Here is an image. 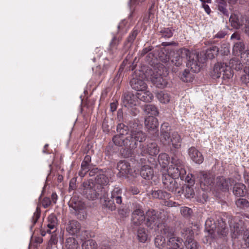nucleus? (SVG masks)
I'll return each mask as SVG.
<instances>
[{
  "label": "nucleus",
  "instance_id": "obj_1",
  "mask_svg": "<svg viewBox=\"0 0 249 249\" xmlns=\"http://www.w3.org/2000/svg\"><path fill=\"white\" fill-rule=\"evenodd\" d=\"M146 139V135L141 130H132L129 135L125 137L116 135L112 138L114 143L118 146H124L122 151L124 157H132L134 154V149L137 147V142H142Z\"/></svg>",
  "mask_w": 249,
  "mask_h": 249
},
{
  "label": "nucleus",
  "instance_id": "obj_2",
  "mask_svg": "<svg viewBox=\"0 0 249 249\" xmlns=\"http://www.w3.org/2000/svg\"><path fill=\"white\" fill-rule=\"evenodd\" d=\"M150 75L147 76L148 79L157 88L163 89L168 84L167 76L168 72L167 69L162 65H159L153 70L149 72Z\"/></svg>",
  "mask_w": 249,
  "mask_h": 249
},
{
  "label": "nucleus",
  "instance_id": "obj_3",
  "mask_svg": "<svg viewBox=\"0 0 249 249\" xmlns=\"http://www.w3.org/2000/svg\"><path fill=\"white\" fill-rule=\"evenodd\" d=\"M186 59L187 67L193 73L199 72L205 61V58L202 54L189 50Z\"/></svg>",
  "mask_w": 249,
  "mask_h": 249
},
{
  "label": "nucleus",
  "instance_id": "obj_4",
  "mask_svg": "<svg viewBox=\"0 0 249 249\" xmlns=\"http://www.w3.org/2000/svg\"><path fill=\"white\" fill-rule=\"evenodd\" d=\"M81 189L82 194L85 197L89 200H95L100 195H102L105 192V189L96 185L92 181H85L82 183Z\"/></svg>",
  "mask_w": 249,
  "mask_h": 249
},
{
  "label": "nucleus",
  "instance_id": "obj_5",
  "mask_svg": "<svg viewBox=\"0 0 249 249\" xmlns=\"http://www.w3.org/2000/svg\"><path fill=\"white\" fill-rule=\"evenodd\" d=\"M217 225L215 221L212 218H208L205 222L206 229L210 233L216 231L217 234L223 236H226L229 232L228 228L226 226L225 222L223 219L217 220Z\"/></svg>",
  "mask_w": 249,
  "mask_h": 249
},
{
  "label": "nucleus",
  "instance_id": "obj_6",
  "mask_svg": "<svg viewBox=\"0 0 249 249\" xmlns=\"http://www.w3.org/2000/svg\"><path fill=\"white\" fill-rule=\"evenodd\" d=\"M211 75L213 78L221 77L224 80H229L233 76V71L226 63H217L214 65Z\"/></svg>",
  "mask_w": 249,
  "mask_h": 249
},
{
  "label": "nucleus",
  "instance_id": "obj_7",
  "mask_svg": "<svg viewBox=\"0 0 249 249\" xmlns=\"http://www.w3.org/2000/svg\"><path fill=\"white\" fill-rule=\"evenodd\" d=\"M133 212L132 214V223L135 226L141 225L145 220V216L142 207L137 203H133Z\"/></svg>",
  "mask_w": 249,
  "mask_h": 249
},
{
  "label": "nucleus",
  "instance_id": "obj_8",
  "mask_svg": "<svg viewBox=\"0 0 249 249\" xmlns=\"http://www.w3.org/2000/svg\"><path fill=\"white\" fill-rule=\"evenodd\" d=\"M146 216L145 225L150 229L156 230L162 223L161 219L157 216L154 210L148 211Z\"/></svg>",
  "mask_w": 249,
  "mask_h": 249
},
{
  "label": "nucleus",
  "instance_id": "obj_9",
  "mask_svg": "<svg viewBox=\"0 0 249 249\" xmlns=\"http://www.w3.org/2000/svg\"><path fill=\"white\" fill-rule=\"evenodd\" d=\"M167 141H161L164 145L169 146L171 150H176L180 148L182 139L180 135L177 132H174L171 135L168 137Z\"/></svg>",
  "mask_w": 249,
  "mask_h": 249
},
{
  "label": "nucleus",
  "instance_id": "obj_10",
  "mask_svg": "<svg viewBox=\"0 0 249 249\" xmlns=\"http://www.w3.org/2000/svg\"><path fill=\"white\" fill-rule=\"evenodd\" d=\"M229 21L231 26L234 28H241L243 30L244 27L248 25L249 19L246 17L241 15L232 14L230 18Z\"/></svg>",
  "mask_w": 249,
  "mask_h": 249
},
{
  "label": "nucleus",
  "instance_id": "obj_11",
  "mask_svg": "<svg viewBox=\"0 0 249 249\" xmlns=\"http://www.w3.org/2000/svg\"><path fill=\"white\" fill-rule=\"evenodd\" d=\"M162 181L164 187L171 192H176L179 187L175 178L168 173H163Z\"/></svg>",
  "mask_w": 249,
  "mask_h": 249
},
{
  "label": "nucleus",
  "instance_id": "obj_12",
  "mask_svg": "<svg viewBox=\"0 0 249 249\" xmlns=\"http://www.w3.org/2000/svg\"><path fill=\"white\" fill-rule=\"evenodd\" d=\"M188 54V50L185 48H182L176 52H174V54L171 58V62L177 66L182 65L183 59L186 58Z\"/></svg>",
  "mask_w": 249,
  "mask_h": 249
},
{
  "label": "nucleus",
  "instance_id": "obj_13",
  "mask_svg": "<svg viewBox=\"0 0 249 249\" xmlns=\"http://www.w3.org/2000/svg\"><path fill=\"white\" fill-rule=\"evenodd\" d=\"M201 186H209L212 184L214 180V175L210 172L199 171L197 173Z\"/></svg>",
  "mask_w": 249,
  "mask_h": 249
},
{
  "label": "nucleus",
  "instance_id": "obj_14",
  "mask_svg": "<svg viewBox=\"0 0 249 249\" xmlns=\"http://www.w3.org/2000/svg\"><path fill=\"white\" fill-rule=\"evenodd\" d=\"M117 169L119 171L118 175L120 177L127 176L132 172L130 163L126 160L120 161L118 163Z\"/></svg>",
  "mask_w": 249,
  "mask_h": 249
},
{
  "label": "nucleus",
  "instance_id": "obj_15",
  "mask_svg": "<svg viewBox=\"0 0 249 249\" xmlns=\"http://www.w3.org/2000/svg\"><path fill=\"white\" fill-rule=\"evenodd\" d=\"M157 229L160 230V234L168 240L172 238H178L176 236L175 229L165 223H161Z\"/></svg>",
  "mask_w": 249,
  "mask_h": 249
},
{
  "label": "nucleus",
  "instance_id": "obj_16",
  "mask_svg": "<svg viewBox=\"0 0 249 249\" xmlns=\"http://www.w3.org/2000/svg\"><path fill=\"white\" fill-rule=\"evenodd\" d=\"M138 94H124L122 96L123 104L126 107H131L138 102Z\"/></svg>",
  "mask_w": 249,
  "mask_h": 249
},
{
  "label": "nucleus",
  "instance_id": "obj_17",
  "mask_svg": "<svg viewBox=\"0 0 249 249\" xmlns=\"http://www.w3.org/2000/svg\"><path fill=\"white\" fill-rule=\"evenodd\" d=\"M167 173L175 179L180 177L181 180H183L186 175V170L185 168H178L172 165L167 170Z\"/></svg>",
  "mask_w": 249,
  "mask_h": 249
},
{
  "label": "nucleus",
  "instance_id": "obj_18",
  "mask_svg": "<svg viewBox=\"0 0 249 249\" xmlns=\"http://www.w3.org/2000/svg\"><path fill=\"white\" fill-rule=\"evenodd\" d=\"M140 147L142 149L141 155L142 156H145L147 154L151 156H155L159 152L158 146L155 143H150L147 145L146 147H144L143 145L140 144Z\"/></svg>",
  "mask_w": 249,
  "mask_h": 249
},
{
  "label": "nucleus",
  "instance_id": "obj_19",
  "mask_svg": "<svg viewBox=\"0 0 249 249\" xmlns=\"http://www.w3.org/2000/svg\"><path fill=\"white\" fill-rule=\"evenodd\" d=\"M69 205L70 207L72 208L75 211V214H77L78 212L79 213L85 208L84 203L76 196H73L71 198Z\"/></svg>",
  "mask_w": 249,
  "mask_h": 249
},
{
  "label": "nucleus",
  "instance_id": "obj_20",
  "mask_svg": "<svg viewBox=\"0 0 249 249\" xmlns=\"http://www.w3.org/2000/svg\"><path fill=\"white\" fill-rule=\"evenodd\" d=\"M188 154L191 160L196 163L200 164L203 161L204 158L202 154L194 147L189 148Z\"/></svg>",
  "mask_w": 249,
  "mask_h": 249
},
{
  "label": "nucleus",
  "instance_id": "obj_21",
  "mask_svg": "<svg viewBox=\"0 0 249 249\" xmlns=\"http://www.w3.org/2000/svg\"><path fill=\"white\" fill-rule=\"evenodd\" d=\"M233 183L234 180L231 178H226L223 177L217 178L216 185L219 189L224 191L228 190L229 187Z\"/></svg>",
  "mask_w": 249,
  "mask_h": 249
},
{
  "label": "nucleus",
  "instance_id": "obj_22",
  "mask_svg": "<svg viewBox=\"0 0 249 249\" xmlns=\"http://www.w3.org/2000/svg\"><path fill=\"white\" fill-rule=\"evenodd\" d=\"M66 231L70 234H77L80 231L81 225L76 220H71L69 222L66 227Z\"/></svg>",
  "mask_w": 249,
  "mask_h": 249
},
{
  "label": "nucleus",
  "instance_id": "obj_23",
  "mask_svg": "<svg viewBox=\"0 0 249 249\" xmlns=\"http://www.w3.org/2000/svg\"><path fill=\"white\" fill-rule=\"evenodd\" d=\"M130 84L131 88L137 91H144L146 89V85L142 79L134 77L132 78Z\"/></svg>",
  "mask_w": 249,
  "mask_h": 249
},
{
  "label": "nucleus",
  "instance_id": "obj_24",
  "mask_svg": "<svg viewBox=\"0 0 249 249\" xmlns=\"http://www.w3.org/2000/svg\"><path fill=\"white\" fill-rule=\"evenodd\" d=\"M145 125L148 130H154L159 126L158 119L153 116H148L145 119Z\"/></svg>",
  "mask_w": 249,
  "mask_h": 249
},
{
  "label": "nucleus",
  "instance_id": "obj_25",
  "mask_svg": "<svg viewBox=\"0 0 249 249\" xmlns=\"http://www.w3.org/2000/svg\"><path fill=\"white\" fill-rule=\"evenodd\" d=\"M123 196L122 189L119 187H115L111 192L110 198L117 204L120 205L122 203Z\"/></svg>",
  "mask_w": 249,
  "mask_h": 249
},
{
  "label": "nucleus",
  "instance_id": "obj_26",
  "mask_svg": "<svg viewBox=\"0 0 249 249\" xmlns=\"http://www.w3.org/2000/svg\"><path fill=\"white\" fill-rule=\"evenodd\" d=\"M140 174L143 178L150 180L154 177V171L149 165H145L142 167Z\"/></svg>",
  "mask_w": 249,
  "mask_h": 249
},
{
  "label": "nucleus",
  "instance_id": "obj_27",
  "mask_svg": "<svg viewBox=\"0 0 249 249\" xmlns=\"http://www.w3.org/2000/svg\"><path fill=\"white\" fill-rule=\"evenodd\" d=\"M101 199H104V202L103 203V206L107 208L109 210L113 211L116 209V205L115 202L110 198L107 197V194L106 191L104 192Z\"/></svg>",
  "mask_w": 249,
  "mask_h": 249
},
{
  "label": "nucleus",
  "instance_id": "obj_28",
  "mask_svg": "<svg viewBox=\"0 0 249 249\" xmlns=\"http://www.w3.org/2000/svg\"><path fill=\"white\" fill-rule=\"evenodd\" d=\"M183 242L182 239L172 238L168 240L167 246L169 249H182L180 247Z\"/></svg>",
  "mask_w": 249,
  "mask_h": 249
},
{
  "label": "nucleus",
  "instance_id": "obj_29",
  "mask_svg": "<svg viewBox=\"0 0 249 249\" xmlns=\"http://www.w3.org/2000/svg\"><path fill=\"white\" fill-rule=\"evenodd\" d=\"M170 126L168 123H164L161 124L160 128V141H166L168 140V137L170 135Z\"/></svg>",
  "mask_w": 249,
  "mask_h": 249
},
{
  "label": "nucleus",
  "instance_id": "obj_30",
  "mask_svg": "<svg viewBox=\"0 0 249 249\" xmlns=\"http://www.w3.org/2000/svg\"><path fill=\"white\" fill-rule=\"evenodd\" d=\"M151 195L154 198L163 200L168 199L171 196L170 193L162 190L153 191Z\"/></svg>",
  "mask_w": 249,
  "mask_h": 249
},
{
  "label": "nucleus",
  "instance_id": "obj_31",
  "mask_svg": "<svg viewBox=\"0 0 249 249\" xmlns=\"http://www.w3.org/2000/svg\"><path fill=\"white\" fill-rule=\"evenodd\" d=\"M246 186L241 183H236L233 188V194L238 197L243 196L246 194Z\"/></svg>",
  "mask_w": 249,
  "mask_h": 249
},
{
  "label": "nucleus",
  "instance_id": "obj_32",
  "mask_svg": "<svg viewBox=\"0 0 249 249\" xmlns=\"http://www.w3.org/2000/svg\"><path fill=\"white\" fill-rule=\"evenodd\" d=\"M57 225V220L56 216L54 214H51L48 217V224L46 232L49 233H51L52 232L51 230L55 229L56 226Z\"/></svg>",
  "mask_w": 249,
  "mask_h": 249
},
{
  "label": "nucleus",
  "instance_id": "obj_33",
  "mask_svg": "<svg viewBox=\"0 0 249 249\" xmlns=\"http://www.w3.org/2000/svg\"><path fill=\"white\" fill-rule=\"evenodd\" d=\"M143 110L148 116H156L159 115V111L157 107L153 105H146L144 106Z\"/></svg>",
  "mask_w": 249,
  "mask_h": 249
},
{
  "label": "nucleus",
  "instance_id": "obj_34",
  "mask_svg": "<svg viewBox=\"0 0 249 249\" xmlns=\"http://www.w3.org/2000/svg\"><path fill=\"white\" fill-rule=\"evenodd\" d=\"M219 52V50L217 47L212 46L206 51L205 55L207 59H212L217 55Z\"/></svg>",
  "mask_w": 249,
  "mask_h": 249
},
{
  "label": "nucleus",
  "instance_id": "obj_35",
  "mask_svg": "<svg viewBox=\"0 0 249 249\" xmlns=\"http://www.w3.org/2000/svg\"><path fill=\"white\" fill-rule=\"evenodd\" d=\"M65 247L67 249H78L79 245L75 238L69 237L66 239Z\"/></svg>",
  "mask_w": 249,
  "mask_h": 249
},
{
  "label": "nucleus",
  "instance_id": "obj_36",
  "mask_svg": "<svg viewBox=\"0 0 249 249\" xmlns=\"http://www.w3.org/2000/svg\"><path fill=\"white\" fill-rule=\"evenodd\" d=\"M181 235L183 241L189 240V238L194 237V232L191 228H184L181 231Z\"/></svg>",
  "mask_w": 249,
  "mask_h": 249
},
{
  "label": "nucleus",
  "instance_id": "obj_37",
  "mask_svg": "<svg viewBox=\"0 0 249 249\" xmlns=\"http://www.w3.org/2000/svg\"><path fill=\"white\" fill-rule=\"evenodd\" d=\"M229 65L228 67H230L231 70V68H232L236 71L241 70L243 67L242 63L239 61V59L236 57L231 59L229 62Z\"/></svg>",
  "mask_w": 249,
  "mask_h": 249
},
{
  "label": "nucleus",
  "instance_id": "obj_38",
  "mask_svg": "<svg viewBox=\"0 0 249 249\" xmlns=\"http://www.w3.org/2000/svg\"><path fill=\"white\" fill-rule=\"evenodd\" d=\"M194 75L192 72L188 69L185 70L180 75V79L184 82H191L193 79Z\"/></svg>",
  "mask_w": 249,
  "mask_h": 249
},
{
  "label": "nucleus",
  "instance_id": "obj_39",
  "mask_svg": "<svg viewBox=\"0 0 249 249\" xmlns=\"http://www.w3.org/2000/svg\"><path fill=\"white\" fill-rule=\"evenodd\" d=\"M82 249H97V243L92 239H89L84 242L82 245Z\"/></svg>",
  "mask_w": 249,
  "mask_h": 249
},
{
  "label": "nucleus",
  "instance_id": "obj_40",
  "mask_svg": "<svg viewBox=\"0 0 249 249\" xmlns=\"http://www.w3.org/2000/svg\"><path fill=\"white\" fill-rule=\"evenodd\" d=\"M159 58L160 61L165 64L169 62L171 59L168 51L165 49L160 51L159 53Z\"/></svg>",
  "mask_w": 249,
  "mask_h": 249
},
{
  "label": "nucleus",
  "instance_id": "obj_41",
  "mask_svg": "<svg viewBox=\"0 0 249 249\" xmlns=\"http://www.w3.org/2000/svg\"><path fill=\"white\" fill-rule=\"evenodd\" d=\"M95 181L99 186L106 185L108 184L109 180L107 177L103 174L97 175L95 178Z\"/></svg>",
  "mask_w": 249,
  "mask_h": 249
},
{
  "label": "nucleus",
  "instance_id": "obj_42",
  "mask_svg": "<svg viewBox=\"0 0 249 249\" xmlns=\"http://www.w3.org/2000/svg\"><path fill=\"white\" fill-rule=\"evenodd\" d=\"M245 45L242 41H238L235 42L233 47V53L235 54H238L239 53H241L245 50Z\"/></svg>",
  "mask_w": 249,
  "mask_h": 249
},
{
  "label": "nucleus",
  "instance_id": "obj_43",
  "mask_svg": "<svg viewBox=\"0 0 249 249\" xmlns=\"http://www.w3.org/2000/svg\"><path fill=\"white\" fill-rule=\"evenodd\" d=\"M117 132L118 135H121L122 137H125L128 133V127L123 124H119L117 127Z\"/></svg>",
  "mask_w": 249,
  "mask_h": 249
},
{
  "label": "nucleus",
  "instance_id": "obj_44",
  "mask_svg": "<svg viewBox=\"0 0 249 249\" xmlns=\"http://www.w3.org/2000/svg\"><path fill=\"white\" fill-rule=\"evenodd\" d=\"M155 244L156 246L159 248H162L167 246L165 237L161 234L157 236L155 239Z\"/></svg>",
  "mask_w": 249,
  "mask_h": 249
},
{
  "label": "nucleus",
  "instance_id": "obj_45",
  "mask_svg": "<svg viewBox=\"0 0 249 249\" xmlns=\"http://www.w3.org/2000/svg\"><path fill=\"white\" fill-rule=\"evenodd\" d=\"M184 244L187 249H197L199 247L198 244L194 240L193 237L189 238V240L185 241Z\"/></svg>",
  "mask_w": 249,
  "mask_h": 249
},
{
  "label": "nucleus",
  "instance_id": "obj_46",
  "mask_svg": "<svg viewBox=\"0 0 249 249\" xmlns=\"http://www.w3.org/2000/svg\"><path fill=\"white\" fill-rule=\"evenodd\" d=\"M172 163L173 164L172 166L184 168V162L182 160V158H178L176 155L172 158Z\"/></svg>",
  "mask_w": 249,
  "mask_h": 249
},
{
  "label": "nucleus",
  "instance_id": "obj_47",
  "mask_svg": "<svg viewBox=\"0 0 249 249\" xmlns=\"http://www.w3.org/2000/svg\"><path fill=\"white\" fill-rule=\"evenodd\" d=\"M158 160L161 166L165 168L169 163L168 155L165 153L160 154L158 157Z\"/></svg>",
  "mask_w": 249,
  "mask_h": 249
},
{
  "label": "nucleus",
  "instance_id": "obj_48",
  "mask_svg": "<svg viewBox=\"0 0 249 249\" xmlns=\"http://www.w3.org/2000/svg\"><path fill=\"white\" fill-rule=\"evenodd\" d=\"M90 165L83 161L82 162L81 166V170L79 172V175L81 177H84L86 173L89 171Z\"/></svg>",
  "mask_w": 249,
  "mask_h": 249
},
{
  "label": "nucleus",
  "instance_id": "obj_49",
  "mask_svg": "<svg viewBox=\"0 0 249 249\" xmlns=\"http://www.w3.org/2000/svg\"><path fill=\"white\" fill-rule=\"evenodd\" d=\"M244 74L241 77L242 83L247 85H249V66L245 67L244 69Z\"/></svg>",
  "mask_w": 249,
  "mask_h": 249
},
{
  "label": "nucleus",
  "instance_id": "obj_50",
  "mask_svg": "<svg viewBox=\"0 0 249 249\" xmlns=\"http://www.w3.org/2000/svg\"><path fill=\"white\" fill-rule=\"evenodd\" d=\"M137 237L140 242L144 243L147 238V235L145 229L143 228L139 229L137 232Z\"/></svg>",
  "mask_w": 249,
  "mask_h": 249
},
{
  "label": "nucleus",
  "instance_id": "obj_51",
  "mask_svg": "<svg viewBox=\"0 0 249 249\" xmlns=\"http://www.w3.org/2000/svg\"><path fill=\"white\" fill-rule=\"evenodd\" d=\"M236 206L241 209H245L249 207V202L245 198H239L236 201Z\"/></svg>",
  "mask_w": 249,
  "mask_h": 249
},
{
  "label": "nucleus",
  "instance_id": "obj_52",
  "mask_svg": "<svg viewBox=\"0 0 249 249\" xmlns=\"http://www.w3.org/2000/svg\"><path fill=\"white\" fill-rule=\"evenodd\" d=\"M174 30L170 28H164L160 31L162 37L165 38H170L172 36Z\"/></svg>",
  "mask_w": 249,
  "mask_h": 249
},
{
  "label": "nucleus",
  "instance_id": "obj_53",
  "mask_svg": "<svg viewBox=\"0 0 249 249\" xmlns=\"http://www.w3.org/2000/svg\"><path fill=\"white\" fill-rule=\"evenodd\" d=\"M241 59L242 63L249 64V50H246L241 53Z\"/></svg>",
  "mask_w": 249,
  "mask_h": 249
},
{
  "label": "nucleus",
  "instance_id": "obj_54",
  "mask_svg": "<svg viewBox=\"0 0 249 249\" xmlns=\"http://www.w3.org/2000/svg\"><path fill=\"white\" fill-rule=\"evenodd\" d=\"M224 3L225 2L223 0H220V1L219 2V5L218 6V9L223 15L228 16V11L226 8V5Z\"/></svg>",
  "mask_w": 249,
  "mask_h": 249
},
{
  "label": "nucleus",
  "instance_id": "obj_55",
  "mask_svg": "<svg viewBox=\"0 0 249 249\" xmlns=\"http://www.w3.org/2000/svg\"><path fill=\"white\" fill-rule=\"evenodd\" d=\"M139 99L145 102H151L154 98L153 94H138Z\"/></svg>",
  "mask_w": 249,
  "mask_h": 249
},
{
  "label": "nucleus",
  "instance_id": "obj_56",
  "mask_svg": "<svg viewBox=\"0 0 249 249\" xmlns=\"http://www.w3.org/2000/svg\"><path fill=\"white\" fill-rule=\"evenodd\" d=\"M159 101L163 104H166L169 102L170 97L168 94H156Z\"/></svg>",
  "mask_w": 249,
  "mask_h": 249
},
{
  "label": "nucleus",
  "instance_id": "obj_57",
  "mask_svg": "<svg viewBox=\"0 0 249 249\" xmlns=\"http://www.w3.org/2000/svg\"><path fill=\"white\" fill-rule=\"evenodd\" d=\"M180 213L182 215L188 217L191 215L192 210L189 208L186 207H181L180 209Z\"/></svg>",
  "mask_w": 249,
  "mask_h": 249
},
{
  "label": "nucleus",
  "instance_id": "obj_58",
  "mask_svg": "<svg viewBox=\"0 0 249 249\" xmlns=\"http://www.w3.org/2000/svg\"><path fill=\"white\" fill-rule=\"evenodd\" d=\"M40 210L38 207H36V211L34 212L33 216L32 217V222L33 225L35 224L40 217Z\"/></svg>",
  "mask_w": 249,
  "mask_h": 249
},
{
  "label": "nucleus",
  "instance_id": "obj_59",
  "mask_svg": "<svg viewBox=\"0 0 249 249\" xmlns=\"http://www.w3.org/2000/svg\"><path fill=\"white\" fill-rule=\"evenodd\" d=\"M243 239L245 242L246 246L247 247H249V230H247L244 231Z\"/></svg>",
  "mask_w": 249,
  "mask_h": 249
},
{
  "label": "nucleus",
  "instance_id": "obj_60",
  "mask_svg": "<svg viewBox=\"0 0 249 249\" xmlns=\"http://www.w3.org/2000/svg\"><path fill=\"white\" fill-rule=\"evenodd\" d=\"M119 40L116 37H114L110 42V47L112 50L116 49V46L119 44Z\"/></svg>",
  "mask_w": 249,
  "mask_h": 249
},
{
  "label": "nucleus",
  "instance_id": "obj_61",
  "mask_svg": "<svg viewBox=\"0 0 249 249\" xmlns=\"http://www.w3.org/2000/svg\"><path fill=\"white\" fill-rule=\"evenodd\" d=\"M138 32L136 30L133 31L129 36L127 38V41L128 42H132L134 39H135L136 36H137Z\"/></svg>",
  "mask_w": 249,
  "mask_h": 249
},
{
  "label": "nucleus",
  "instance_id": "obj_62",
  "mask_svg": "<svg viewBox=\"0 0 249 249\" xmlns=\"http://www.w3.org/2000/svg\"><path fill=\"white\" fill-rule=\"evenodd\" d=\"M227 35V33L224 31H220L213 36V38L221 39L225 37Z\"/></svg>",
  "mask_w": 249,
  "mask_h": 249
},
{
  "label": "nucleus",
  "instance_id": "obj_63",
  "mask_svg": "<svg viewBox=\"0 0 249 249\" xmlns=\"http://www.w3.org/2000/svg\"><path fill=\"white\" fill-rule=\"evenodd\" d=\"M51 201L49 198L45 197L42 201V206L45 208H47L51 204Z\"/></svg>",
  "mask_w": 249,
  "mask_h": 249
},
{
  "label": "nucleus",
  "instance_id": "obj_64",
  "mask_svg": "<svg viewBox=\"0 0 249 249\" xmlns=\"http://www.w3.org/2000/svg\"><path fill=\"white\" fill-rule=\"evenodd\" d=\"M153 49V47L151 46H149L148 47H145L141 52L140 55L141 56H144L147 53H149Z\"/></svg>",
  "mask_w": 249,
  "mask_h": 249
}]
</instances>
